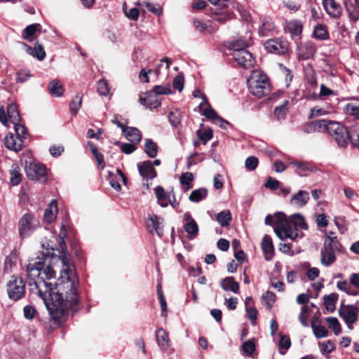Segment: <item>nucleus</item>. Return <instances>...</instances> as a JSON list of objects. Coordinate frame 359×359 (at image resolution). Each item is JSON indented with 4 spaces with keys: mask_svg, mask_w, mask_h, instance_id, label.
Here are the masks:
<instances>
[{
    "mask_svg": "<svg viewBox=\"0 0 359 359\" xmlns=\"http://www.w3.org/2000/svg\"><path fill=\"white\" fill-rule=\"evenodd\" d=\"M50 252L41 253L27 266V285L31 293L41 298L54 322L62 324L69 311H76L80 302V283L74 265L66 255L59 257L62 264L60 276L55 283L45 280L55 278L56 271L50 264L44 269Z\"/></svg>",
    "mask_w": 359,
    "mask_h": 359,
    "instance_id": "1",
    "label": "nucleus"
},
{
    "mask_svg": "<svg viewBox=\"0 0 359 359\" xmlns=\"http://www.w3.org/2000/svg\"><path fill=\"white\" fill-rule=\"evenodd\" d=\"M264 223L273 226L276 236L282 241L286 238L294 241L298 236L297 230L292 228L287 216L283 212L266 215Z\"/></svg>",
    "mask_w": 359,
    "mask_h": 359,
    "instance_id": "2",
    "label": "nucleus"
},
{
    "mask_svg": "<svg viewBox=\"0 0 359 359\" xmlns=\"http://www.w3.org/2000/svg\"><path fill=\"white\" fill-rule=\"evenodd\" d=\"M344 248L339 242L337 237L330 236L324 238L323 246L320 251V262L325 266H330L333 264L337 255L343 253Z\"/></svg>",
    "mask_w": 359,
    "mask_h": 359,
    "instance_id": "3",
    "label": "nucleus"
},
{
    "mask_svg": "<svg viewBox=\"0 0 359 359\" xmlns=\"http://www.w3.org/2000/svg\"><path fill=\"white\" fill-rule=\"evenodd\" d=\"M250 93L258 98L267 95L271 92L269 79L266 74L253 72L248 80Z\"/></svg>",
    "mask_w": 359,
    "mask_h": 359,
    "instance_id": "4",
    "label": "nucleus"
},
{
    "mask_svg": "<svg viewBox=\"0 0 359 359\" xmlns=\"http://www.w3.org/2000/svg\"><path fill=\"white\" fill-rule=\"evenodd\" d=\"M327 133L338 145L344 148L348 144L349 130L339 122L326 119L323 133Z\"/></svg>",
    "mask_w": 359,
    "mask_h": 359,
    "instance_id": "5",
    "label": "nucleus"
},
{
    "mask_svg": "<svg viewBox=\"0 0 359 359\" xmlns=\"http://www.w3.org/2000/svg\"><path fill=\"white\" fill-rule=\"evenodd\" d=\"M6 290L11 299L20 300L25 294V283L21 277L13 276L6 284Z\"/></svg>",
    "mask_w": 359,
    "mask_h": 359,
    "instance_id": "6",
    "label": "nucleus"
},
{
    "mask_svg": "<svg viewBox=\"0 0 359 359\" xmlns=\"http://www.w3.org/2000/svg\"><path fill=\"white\" fill-rule=\"evenodd\" d=\"M39 226V222L33 214L30 212L25 213L18 222L20 237L25 238L30 236Z\"/></svg>",
    "mask_w": 359,
    "mask_h": 359,
    "instance_id": "7",
    "label": "nucleus"
},
{
    "mask_svg": "<svg viewBox=\"0 0 359 359\" xmlns=\"http://www.w3.org/2000/svg\"><path fill=\"white\" fill-rule=\"evenodd\" d=\"M25 172L29 180L41 183L46 182L48 178L46 167L40 163L29 162L25 166Z\"/></svg>",
    "mask_w": 359,
    "mask_h": 359,
    "instance_id": "8",
    "label": "nucleus"
},
{
    "mask_svg": "<svg viewBox=\"0 0 359 359\" xmlns=\"http://www.w3.org/2000/svg\"><path fill=\"white\" fill-rule=\"evenodd\" d=\"M337 288L348 295H359V273H353L349 276V280H341L337 283Z\"/></svg>",
    "mask_w": 359,
    "mask_h": 359,
    "instance_id": "9",
    "label": "nucleus"
},
{
    "mask_svg": "<svg viewBox=\"0 0 359 359\" xmlns=\"http://www.w3.org/2000/svg\"><path fill=\"white\" fill-rule=\"evenodd\" d=\"M264 47L268 53L284 55L288 53L290 44L283 38H273L266 41Z\"/></svg>",
    "mask_w": 359,
    "mask_h": 359,
    "instance_id": "10",
    "label": "nucleus"
},
{
    "mask_svg": "<svg viewBox=\"0 0 359 359\" xmlns=\"http://www.w3.org/2000/svg\"><path fill=\"white\" fill-rule=\"evenodd\" d=\"M339 316L345 321L347 324L348 327L351 330L353 329L352 324L357 320L358 313L359 309L356 305H343L340 306L339 311Z\"/></svg>",
    "mask_w": 359,
    "mask_h": 359,
    "instance_id": "11",
    "label": "nucleus"
},
{
    "mask_svg": "<svg viewBox=\"0 0 359 359\" xmlns=\"http://www.w3.org/2000/svg\"><path fill=\"white\" fill-rule=\"evenodd\" d=\"M0 121L4 125H6L8 121L12 124H15L20 121V116L16 104L11 103L8 105L7 114L3 107L0 108Z\"/></svg>",
    "mask_w": 359,
    "mask_h": 359,
    "instance_id": "12",
    "label": "nucleus"
},
{
    "mask_svg": "<svg viewBox=\"0 0 359 359\" xmlns=\"http://www.w3.org/2000/svg\"><path fill=\"white\" fill-rule=\"evenodd\" d=\"M232 55L235 61L245 69L252 67L255 62L252 55L246 49L233 52Z\"/></svg>",
    "mask_w": 359,
    "mask_h": 359,
    "instance_id": "13",
    "label": "nucleus"
},
{
    "mask_svg": "<svg viewBox=\"0 0 359 359\" xmlns=\"http://www.w3.org/2000/svg\"><path fill=\"white\" fill-rule=\"evenodd\" d=\"M303 25L299 20L286 21L284 25L285 32L289 34L293 40H299L302 33Z\"/></svg>",
    "mask_w": 359,
    "mask_h": 359,
    "instance_id": "14",
    "label": "nucleus"
},
{
    "mask_svg": "<svg viewBox=\"0 0 359 359\" xmlns=\"http://www.w3.org/2000/svg\"><path fill=\"white\" fill-rule=\"evenodd\" d=\"M210 16L214 22L223 25L233 19V13L231 10L224 7V8L213 10Z\"/></svg>",
    "mask_w": 359,
    "mask_h": 359,
    "instance_id": "15",
    "label": "nucleus"
},
{
    "mask_svg": "<svg viewBox=\"0 0 359 359\" xmlns=\"http://www.w3.org/2000/svg\"><path fill=\"white\" fill-rule=\"evenodd\" d=\"M276 33V26L269 17H264L262 20L261 25L258 30V34L260 36L266 37L273 35Z\"/></svg>",
    "mask_w": 359,
    "mask_h": 359,
    "instance_id": "16",
    "label": "nucleus"
},
{
    "mask_svg": "<svg viewBox=\"0 0 359 359\" xmlns=\"http://www.w3.org/2000/svg\"><path fill=\"white\" fill-rule=\"evenodd\" d=\"M309 198L310 195L307 191L299 190L291 197L290 204L295 208H301L308 203Z\"/></svg>",
    "mask_w": 359,
    "mask_h": 359,
    "instance_id": "17",
    "label": "nucleus"
},
{
    "mask_svg": "<svg viewBox=\"0 0 359 359\" xmlns=\"http://www.w3.org/2000/svg\"><path fill=\"white\" fill-rule=\"evenodd\" d=\"M137 169L144 180L154 179L156 177V172L152 167L151 161H146L137 164Z\"/></svg>",
    "mask_w": 359,
    "mask_h": 359,
    "instance_id": "18",
    "label": "nucleus"
},
{
    "mask_svg": "<svg viewBox=\"0 0 359 359\" xmlns=\"http://www.w3.org/2000/svg\"><path fill=\"white\" fill-rule=\"evenodd\" d=\"M22 45L29 55L37 58L39 60H43L46 57V54L44 48L39 42H36L33 48L25 43H22Z\"/></svg>",
    "mask_w": 359,
    "mask_h": 359,
    "instance_id": "19",
    "label": "nucleus"
},
{
    "mask_svg": "<svg viewBox=\"0 0 359 359\" xmlns=\"http://www.w3.org/2000/svg\"><path fill=\"white\" fill-rule=\"evenodd\" d=\"M173 191L165 192L161 186H158L155 189V194L157 198L158 203L161 207H167L168 201L173 197Z\"/></svg>",
    "mask_w": 359,
    "mask_h": 359,
    "instance_id": "20",
    "label": "nucleus"
},
{
    "mask_svg": "<svg viewBox=\"0 0 359 359\" xmlns=\"http://www.w3.org/2000/svg\"><path fill=\"white\" fill-rule=\"evenodd\" d=\"M323 6L327 14L331 17L337 18L340 16L341 8L334 0H323Z\"/></svg>",
    "mask_w": 359,
    "mask_h": 359,
    "instance_id": "21",
    "label": "nucleus"
},
{
    "mask_svg": "<svg viewBox=\"0 0 359 359\" xmlns=\"http://www.w3.org/2000/svg\"><path fill=\"white\" fill-rule=\"evenodd\" d=\"M346 9L348 13V17L353 22H356L359 19V0L345 1Z\"/></svg>",
    "mask_w": 359,
    "mask_h": 359,
    "instance_id": "22",
    "label": "nucleus"
},
{
    "mask_svg": "<svg viewBox=\"0 0 359 359\" xmlns=\"http://www.w3.org/2000/svg\"><path fill=\"white\" fill-rule=\"evenodd\" d=\"M161 224V222L160 221V218L158 216L153 215L148 217L147 223L148 231L151 233L155 232L158 236H162L163 230L160 226Z\"/></svg>",
    "mask_w": 359,
    "mask_h": 359,
    "instance_id": "23",
    "label": "nucleus"
},
{
    "mask_svg": "<svg viewBox=\"0 0 359 359\" xmlns=\"http://www.w3.org/2000/svg\"><path fill=\"white\" fill-rule=\"evenodd\" d=\"M4 142L5 147L10 150L19 151L22 149L23 142L13 135L6 136Z\"/></svg>",
    "mask_w": 359,
    "mask_h": 359,
    "instance_id": "24",
    "label": "nucleus"
},
{
    "mask_svg": "<svg viewBox=\"0 0 359 359\" xmlns=\"http://www.w3.org/2000/svg\"><path fill=\"white\" fill-rule=\"evenodd\" d=\"M262 248L265 255V259L270 260L274 252V247L270 236L267 234L264 236L262 241Z\"/></svg>",
    "mask_w": 359,
    "mask_h": 359,
    "instance_id": "25",
    "label": "nucleus"
},
{
    "mask_svg": "<svg viewBox=\"0 0 359 359\" xmlns=\"http://www.w3.org/2000/svg\"><path fill=\"white\" fill-rule=\"evenodd\" d=\"M220 285L224 291L232 292L235 294L239 292V284L234 280V278L232 276L221 280Z\"/></svg>",
    "mask_w": 359,
    "mask_h": 359,
    "instance_id": "26",
    "label": "nucleus"
},
{
    "mask_svg": "<svg viewBox=\"0 0 359 359\" xmlns=\"http://www.w3.org/2000/svg\"><path fill=\"white\" fill-rule=\"evenodd\" d=\"M325 123H326V119H320L311 121V123H309L304 126L303 131L305 133L323 132V128H325Z\"/></svg>",
    "mask_w": 359,
    "mask_h": 359,
    "instance_id": "27",
    "label": "nucleus"
},
{
    "mask_svg": "<svg viewBox=\"0 0 359 359\" xmlns=\"http://www.w3.org/2000/svg\"><path fill=\"white\" fill-rule=\"evenodd\" d=\"M123 133L126 139L132 143H139L142 140V133L136 128L126 127L123 128Z\"/></svg>",
    "mask_w": 359,
    "mask_h": 359,
    "instance_id": "28",
    "label": "nucleus"
},
{
    "mask_svg": "<svg viewBox=\"0 0 359 359\" xmlns=\"http://www.w3.org/2000/svg\"><path fill=\"white\" fill-rule=\"evenodd\" d=\"M57 213V206L55 200H52L48 205V207L45 210L43 214L44 220L48 223L52 222L56 217Z\"/></svg>",
    "mask_w": 359,
    "mask_h": 359,
    "instance_id": "29",
    "label": "nucleus"
},
{
    "mask_svg": "<svg viewBox=\"0 0 359 359\" xmlns=\"http://www.w3.org/2000/svg\"><path fill=\"white\" fill-rule=\"evenodd\" d=\"M41 29V25L38 23H34L27 26L23 30L22 33V37L28 41H34V35L37 31H40Z\"/></svg>",
    "mask_w": 359,
    "mask_h": 359,
    "instance_id": "30",
    "label": "nucleus"
},
{
    "mask_svg": "<svg viewBox=\"0 0 359 359\" xmlns=\"http://www.w3.org/2000/svg\"><path fill=\"white\" fill-rule=\"evenodd\" d=\"M156 337L158 344L161 349L166 350L170 346L169 339L168 334L164 329L158 328L156 332Z\"/></svg>",
    "mask_w": 359,
    "mask_h": 359,
    "instance_id": "31",
    "label": "nucleus"
},
{
    "mask_svg": "<svg viewBox=\"0 0 359 359\" xmlns=\"http://www.w3.org/2000/svg\"><path fill=\"white\" fill-rule=\"evenodd\" d=\"M313 36L322 41L329 39V33L327 27L323 24H318L314 27Z\"/></svg>",
    "mask_w": 359,
    "mask_h": 359,
    "instance_id": "32",
    "label": "nucleus"
},
{
    "mask_svg": "<svg viewBox=\"0 0 359 359\" xmlns=\"http://www.w3.org/2000/svg\"><path fill=\"white\" fill-rule=\"evenodd\" d=\"M318 319L316 317H313L311 320V328L313 330V334L316 338H323L326 337L328 334L327 330L325 327L322 326L320 325H316V323L318 322Z\"/></svg>",
    "mask_w": 359,
    "mask_h": 359,
    "instance_id": "33",
    "label": "nucleus"
},
{
    "mask_svg": "<svg viewBox=\"0 0 359 359\" xmlns=\"http://www.w3.org/2000/svg\"><path fill=\"white\" fill-rule=\"evenodd\" d=\"M184 229L187 233L189 240L194 239L198 236L199 229L196 221L191 222V223H184Z\"/></svg>",
    "mask_w": 359,
    "mask_h": 359,
    "instance_id": "34",
    "label": "nucleus"
},
{
    "mask_svg": "<svg viewBox=\"0 0 359 359\" xmlns=\"http://www.w3.org/2000/svg\"><path fill=\"white\" fill-rule=\"evenodd\" d=\"M208 189L205 188H199L194 190L189 196V199L194 203H198L205 199L208 195Z\"/></svg>",
    "mask_w": 359,
    "mask_h": 359,
    "instance_id": "35",
    "label": "nucleus"
},
{
    "mask_svg": "<svg viewBox=\"0 0 359 359\" xmlns=\"http://www.w3.org/2000/svg\"><path fill=\"white\" fill-rule=\"evenodd\" d=\"M144 152L150 158H154L158 154V146L151 139H147L144 144Z\"/></svg>",
    "mask_w": 359,
    "mask_h": 359,
    "instance_id": "36",
    "label": "nucleus"
},
{
    "mask_svg": "<svg viewBox=\"0 0 359 359\" xmlns=\"http://www.w3.org/2000/svg\"><path fill=\"white\" fill-rule=\"evenodd\" d=\"M48 90L54 97H60L64 93L63 86L56 80H53L49 83Z\"/></svg>",
    "mask_w": 359,
    "mask_h": 359,
    "instance_id": "37",
    "label": "nucleus"
},
{
    "mask_svg": "<svg viewBox=\"0 0 359 359\" xmlns=\"http://www.w3.org/2000/svg\"><path fill=\"white\" fill-rule=\"evenodd\" d=\"M290 220L291 221L289 220V222L293 229H295L297 230L295 226H299L302 229H307V224L305 222L303 215H302L301 214L298 213L293 215L291 217Z\"/></svg>",
    "mask_w": 359,
    "mask_h": 359,
    "instance_id": "38",
    "label": "nucleus"
},
{
    "mask_svg": "<svg viewBox=\"0 0 359 359\" xmlns=\"http://www.w3.org/2000/svg\"><path fill=\"white\" fill-rule=\"evenodd\" d=\"M231 220V214L229 210H224L217 215V221L222 227L229 226Z\"/></svg>",
    "mask_w": 359,
    "mask_h": 359,
    "instance_id": "39",
    "label": "nucleus"
},
{
    "mask_svg": "<svg viewBox=\"0 0 359 359\" xmlns=\"http://www.w3.org/2000/svg\"><path fill=\"white\" fill-rule=\"evenodd\" d=\"M339 295L337 293L332 292L324 297L325 306L327 310L333 311L335 308V304L338 300Z\"/></svg>",
    "mask_w": 359,
    "mask_h": 359,
    "instance_id": "40",
    "label": "nucleus"
},
{
    "mask_svg": "<svg viewBox=\"0 0 359 359\" xmlns=\"http://www.w3.org/2000/svg\"><path fill=\"white\" fill-rule=\"evenodd\" d=\"M348 142L353 147L359 149V126H353L348 133Z\"/></svg>",
    "mask_w": 359,
    "mask_h": 359,
    "instance_id": "41",
    "label": "nucleus"
},
{
    "mask_svg": "<svg viewBox=\"0 0 359 359\" xmlns=\"http://www.w3.org/2000/svg\"><path fill=\"white\" fill-rule=\"evenodd\" d=\"M82 103V95L76 94L72 100L69 104V109L72 114H77Z\"/></svg>",
    "mask_w": 359,
    "mask_h": 359,
    "instance_id": "42",
    "label": "nucleus"
},
{
    "mask_svg": "<svg viewBox=\"0 0 359 359\" xmlns=\"http://www.w3.org/2000/svg\"><path fill=\"white\" fill-rule=\"evenodd\" d=\"M326 322L330 329L332 330L335 335L341 333V328L338 319L335 317H327Z\"/></svg>",
    "mask_w": 359,
    "mask_h": 359,
    "instance_id": "43",
    "label": "nucleus"
},
{
    "mask_svg": "<svg viewBox=\"0 0 359 359\" xmlns=\"http://www.w3.org/2000/svg\"><path fill=\"white\" fill-rule=\"evenodd\" d=\"M13 128L15 131V133H16V137L18 139H20L24 142V140H26L27 137V128H25V126L21 125L20 123V122H18L15 124H13Z\"/></svg>",
    "mask_w": 359,
    "mask_h": 359,
    "instance_id": "44",
    "label": "nucleus"
},
{
    "mask_svg": "<svg viewBox=\"0 0 359 359\" xmlns=\"http://www.w3.org/2000/svg\"><path fill=\"white\" fill-rule=\"evenodd\" d=\"M123 11L124 14L128 19L134 20V21L137 20L139 15H140V11L137 8H132L128 10L126 4L123 3Z\"/></svg>",
    "mask_w": 359,
    "mask_h": 359,
    "instance_id": "45",
    "label": "nucleus"
},
{
    "mask_svg": "<svg viewBox=\"0 0 359 359\" xmlns=\"http://www.w3.org/2000/svg\"><path fill=\"white\" fill-rule=\"evenodd\" d=\"M292 164L296 167L295 171L300 176L306 175V174H304L306 171L312 170V167L306 163L294 161Z\"/></svg>",
    "mask_w": 359,
    "mask_h": 359,
    "instance_id": "46",
    "label": "nucleus"
},
{
    "mask_svg": "<svg viewBox=\"0 0 359 359\" xmlns=\"http://www.w3.org/2000/svg\"><path fill=\"white\" fill-rule=\"evenodd\" d=\"M255 348L256 346L254 339H251L245 341L242 345V351L247 355H252Z\"/></svg>",
    "mask_w": 359,
    "mask_h": 359,
    "instance_id": "47",
    "label": "nucleus"
},
{
    "mask_svg": "<svg viewBox=\"0 0 359 359\" xmlns=\"http://www.w3.org/2000/svg\"><path fill=\"white\" fill-rule=\"evenodd\" d=\"M344 111L347 115L352 116L359 119V106L348 103L346 104Z\"/></svg>",
    "mask_w": 359,
    "mask_h": 359,
    "instance_id": "48",
    "label": "nucleus"
},
{
    "mask_svg": "<svg viewBox=\"0 0 359 359\" xmlns=\"http://www.w3.org/2000/svg\"><path fill=\"white\" fill-rule=\"evenodd\" d=\"M259 163V159L254 156L248 157L245 161V168L249 171L255 170Z\"/></svg>",
    "mask_w": 359,
    "mask_h": 359,
    "instance_id": "49",
    "label": "nucleus"
},
{
    "mask_svg": "<svg viewBox=\"0 0 359 359\" xmlns=\"http://www.w3.org/2000/svg\"><path fill=\"white\" fill-rule=\"evenodd\" d=\"M262 298L264 301V303L266 305V306L270 309L273 306V304L276 301V294L273 292L266 291L262 296Z\"/></svg>",
    "mask_w": 359,
    "mask_h": 359,
    "instance_id": "50",
    "label": "nucleus"
},
{
    "mask_svg": "<svg viewBox=\"0 0 359 359\" xmlns=\"http://www.w3.org/2000/svg\"><path fill=\"white\" fill-rule=\"evenodd\" d=\"M22 175L20 174L18 168H13L11 172L10 183L13 186L19 184L21 182Z\"/></svg>",
    "mask_w": 359,
    "mask_h": 359,
    "instance_id": "51",
    "label": "nucleus"
},
{
    "mask_svg": "<svg viewBox=\"0 0 359 359\" xmlns=\"http://www.w3.org/2000/svg\"><path fill=\"white\" fill-rule=\"evenodd\" d=\"M156 95H170L172 91L169 86H155L153 90L150 91Z\"/></svg>",
    "mask_w": 359,
    "mask_h": 359,
    "instance_id": "52",
    "label": "nucleus"
},
{
    "mask_svg": "<svg viewBox=\"0 0 359 359\" xmlns=\"http://www.w3.org/2000/svg\"><path fill=\"white\" fill-rule=\"evenodd\" d=\"M184 75L181 73L177 75L172 82L173 88L180 92L182 91L184 88Z\"/></svg>",
    "mask_w": 359,
    "mask_h": 359,
    "instance_id": "53",
    "label": "nucleus"
},
{
    "mask_svg": "<svg viewBox=\"0 0 359 359\" xmlns=\"http://www.w3.org/2000/svg\"><path fill=\"white\" fill-rule=\"evenodd\" d=\"M97 92L101 95L106 96L109 93V89L107 83L104 80H100L97 83Z\"/></svg>",
    "mask_w": 359,
    "mask_h": 359,
    "instance_id": "54",
    "label": "nucleus"
},
{
    "mask_svg": "<svg viewBox=\"0 0 359 359\" xmlns=\"http://www.w3.org/2000/svg\"><path fill=\"white\" fill-rule=\"evenodd\" d=\"M246 310V316L247 318L251 320V323L252 325H255L257 320V309L253 307H245Z\"/></svg>",
    "mask_w": 359,
    "mask_h": 359,
    "instance_id": "55",
    "label": "nucleus"
},
{
    "mask_svg": "<svg viewBox=\"0 0 359 359\" xmlns=\"http://www.w3.org/2000/svg\"><path fill=\"white\" fill-rule=\"evenodd\" d=\"M320 351L323 353H330L332 351H333L334 349L335 348L334 343L330 340L325 341L323 343H320Z\"/></svg>",
    "mask_w": 359,
    "mask_h": 359,
    "instance_id": "56",
    "label": "nucleus"
},
{
    "mask_svg": "<svg viewBox=\"0 0 359 359\" xmlns=\"http://www.w3.org/2000/svg\"><path fill=\"white\" fill-rule=\"evenodd\" d=\"M334 221L341 233H344L348 230L343 217H336Z\"/></svg>",
    "mask_w": 359,
    "mask_h": 359,
    "instance_id": "57",
    "label": "nucleus"
},
{
    "mask_svg": "<svg viewBox=\"0 0 359 359\" xmlns=\"http://www.w3.org/2000/svg\"><path fill=\"white\" fill-rule=\"evenodd\" d=\"M168 118L170 124L175 127L177 126L181 122L180 114L178 111H170Z\"/></svg>",
    "mask_w": 359,
    "mask_h": 359,
    "instance_id": "58",
    "label": "nucleus"
},
{
    "mask_svg": "<svg viewBox=\"0 0 359 359\" xmlns=\"http://www.w3.org/2000/svg\"><path fill=\"white\" fill-rule=\"evenodd\" d=\"M246 46V43L244 41L238 40L233 41L229 45V48L233 50V52H236L240 50H245V47Z\"/></svg>",
    "mask_w": 359,
    "mask_h": 359,
    "instance_id": "59",
    "label": "nucleus"
},
{
    "mask_svg": "<svg viewBox=\"0 0 359 359\" xmlns=\"http://www.w3.org/2000/svg\"><path fill=\"white\" fill-rule=\"evenodd\" d=\"M208 107L203 111V115L205 116L208 119H213L214 121L219 116H217L215 111L210 107V104H206Z\"/></svg>",
    "mask_w": 359,
    "mask_h": 359,
    "instance_id": "60",
    "label": "nucleus"
},
{
    "mask_svg": "<svg viewBox=\"0 0 359 359\" xmlns=\"http://www.w3.org/2000/svg\"><path fill=\"white\" fill-rule=\"evenodd\" d=\"M23 312L24 316L27 319H32L34 318L36 310L33 306L30 305H27L24 307Z\"/></svg>",
    "mask_w": 359,
    "mask_h": 359,
    "instance_id": "61",
    "label": "nucleus"
},
{
    "mask_svg": "<svg viewBox=\"0 0 359 359\" xmlns=\"http://www.w3.org/2000/svg\"><path fill=\"white\" fill-rule=\"evenodd\" d=\"M265 187L271 189V190H276L280 187V182L272 177H269L264 184Z\"/></svg>",
    "mask_w": 359,
    "mask_h": 359,
    "instance_id": "62",
    "label": "nucleus"
},
{
    "mask_svg": "<svg viewBox=\"0 0 359 359\" xmlns=\"http://www.w3.org/2000/svg\"><path fill=\"white\" fill-rule=\"evenodd\" d=\"M213 137L212 130L211 129H207L199 136L200 140L203 142V144H205L207 142L210 140Z\"/></svg>",
    "mask_w": 359,
    "mask_h": 359,
    "instance_id": "63",
    "label": "nucleus"
},
{
    "mask_svg": "<svg viewBox=\"0 0 359 359\" xmlns=\"http://www.w3.org/2000/svg\"><path fill=\"white\" fill-rule=\"evenodd\" d=\"M16 266V262L13 260L11 257H7L4 262V270L9 273L13 271V267Z\"/></svg>",
    "mask_w": 359,
    "mask_h": 359,
    "instance_id": "64",
    "label": "nucleus"
}]
</instances>
